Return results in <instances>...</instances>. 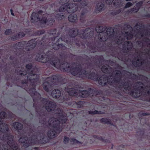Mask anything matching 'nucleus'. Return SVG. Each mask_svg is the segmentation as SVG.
Wrapping results in <instances>:
<instances>
[{"instance_id": "f257e3e1", "label": "nucleus", "mask_w": 150, "mask_h": 150, "mask_svg": "<svg viewBox=\"0 0 150 150\" xmlns=\"http://www.w3.org/2000/svg\"><path fill=\"white\" fill-rule=\"evenodd\" d=\"M58 119H57L54 118H51L48 121L49 125L53 127V131H50L48 132V136L50 138L55 137L56 134L59 133L62 131L60 126L62 127V125L65 123L67 121V115L63 113L61 110H57Z\"/></svg>"}, {"instance_id": "f03ea898", "label": "nucleus", "mask_w": 150, "mask_h": 150, "mask_svg": "<svg viewBox=\"0 0 150 150\" xmlns=\"http://www.w3.org/2000/svg\"><path fill=\"white\" fill-rule=\"evenodd\" d=\"M69 0H61L60 4L61 5L59 11L60 12L65 11H66L69 13H74L77 11L78 5L74 3L72 4H68Z\"/></svg>"}, {"instance_id": "7ed1b4c3", "label": "nucleus", "mask_w": 150, "mask_h": 150, "mask_svg": "<svg viewBox=\"0 0 150 150\" xmlns=\"http://www.w3.org/2000/svg\"><path fill=\"white\" fill-rule=\"evenodd\" d=\"M125 38H123L121 36H120V39L117 38L118 40L116 41V43L118 44H122L124 45V46H125V48H127V50H129V49L130 48L132 45V43L131 42L129 41H125V38L128 40L131 39L133 37V35L131 33H129L128 32L125 33Z\"/></svg>"}, {"instance_id": "20e7f679", "label": "nucleus", "mask_w": 150, "mask_h": 150, "mask_svg": "<svg viewBox=\"0 0 150 150\" xmlns=\"http://www.w3.org/2000/svg\"><path fill=\"white\" fill-rule=\"evenodd\" d=\"M71 74L73 75H76L79 74V77L81 78H83L84 77H87L88 78L93 80H96L94 76H88V74L84 69H82L80 65H79L78 67H76L71 69Z\"/></svg>"}, {"instance_id": "39448f33", "label": "nucleus", "mask_w": 150, "mask_h": 150, "mask_svg": "<svg viewBox=\"0 0 150 150\" xmlns=\"http://www.w3.org/2000/svg\"><path fill=\"white\" fill-rule=\"evenodd\" d=\"M65 91L67 92L70 96H75L82 98L87 97L90 95L88 92L86 91H80L79 92L78 90L71 88H65Z\"/></svg>"}, {"instance_id": "423d86ee", "label": "nucleus", "mask_w": 150, "mask_h": 150, "mask_svg": "<svg viewBox=\"0 0 150 150\" xmlns=\"http://www.w3.org/2000/svg\"><path fill=\"white\" fill-rule=\"evenodd\" d=\"M31 22L33 23L37 22L39 21L40 23L43 24H47V25L50 24H52L54 22L53 19L50 20L48 21V20L46 21L47 18L44 17L41 19V20H40L39 18V16L38 14L37 13L33 12L31 16Z\"/></svg>"}, {"instance_id": "0eeeda50", "label": "nucleus", "mask_w": 150, "mask_h": 150, "mask_svg": "<svg viewBox=\"0 0 150 150\" xmlns=\"http://www.w3.org/2000/svg\"><path fill=\"white\" fill-rule=\"evenodd\" d=\"M5 134V135L4 136L3 140H5L6 141H7V144L8 146L7 148H6L7 150H10V148L12 149L13 150H16L18 149V147L13 142V137L9 134H4L3 135L4 136Z\"/></svg>"}, {"instance_id": "6e6552de", "label": "nucleus", "mask_w": 150, "mask_h": 150, "mask_svg": "<svg viewBox=\"0 0 150 150\" xmlns=\"http://www.w3.org/2000/svg\"><path fill=\"white\" fill-rule=\"evenodd\" d=\"M6 115L4 112H2L0 113V131L3 132L7 131L8 130L7 125L5 123H2V119L4 118Z\"/></svg>"}, {"instance_id": "1a4fd4ad", "label": "nucleus", "mask_w": 150, "mask_h": 150, "mask_svg": "<svg viewBox=\"0 0 150 150\" xmlns=\"http://www.w3.org/2000/svg\"><path fill=\"white\" fill-rule=\"evenodd\" d=\"M45 103V108L46 110L49 112L53 111L56 107V104L52 102L48 101L47 99H44Z\"/></svg>"}, {"instance_id": "9d476101", "label": "nucleus", "mask_w": 150, "mask_h": 150, "mask_svg": "<svg viewBox=\"0 0 150 150\" xmlns=\"http://www.w3.org/2000/svg\"><path fill=\"white\" fill-rule=\"evenodd\" d=\"M102 29L101 27H96V31L97 33H99L98 35V37L100 40H102V41H104L105 40L106 38L107 37L108 35V29L107 31V33H106L103 32L101 30H100Z\"/></svg>"}, {"instance_id": "9b49d317", "label": "nucleus", "mask_w": 150, "mask_h": 150, "mask_svg": "<svg viewBox=\"0 0 150 150\" xmlns=\"http://www.w3.org/2000/svg\"><path fill=\"white\" fill-rule=\"evenodd\" d=\"M110 81V78H108L106 75H104L99 78L98 81L100 85L103 86L105 85L107 82L109 83Z\"/></svg>"}, {"instance_id": "f8f14e48", "label": "nucleus", "mask_w": 150, "mask_h": 150, "mask_svg": "<svg viewBox=\"0 0 150 150\" xmlns=\"http://www.w3.org/2000/svg\"><path fill=\"white\" fill-rule=\"evenodd\" d=\"M51 95L53 98H58L61 96V93L59 90H54L52 91Z\"/></svg>"}, {"instance_id": "ddd939ff", "label": "nucleus", "mask_w": 150, "mask_h": 150, "mask_svg": "<svg viewBox=\"0 0 150 150\" xmlns=\"http://www.w3.org/2000/svg\"><path fill=\"white\" fill-rule=\"evenodd\" d=\"M27 45L30 47L29 48H27L26 49V50H30L31 48H33L36 45L35 41L33 40L29 41L28 43H27Z\"/></svg>"}, {"instance_id": "4468645a", "label": "nucleus", "mask_w": 150, "mask_h": 150, "mask_svg": "<svg viewBox=\"0 0 150 150\" xmlns=\"http://www.w3.org/2000/svg\"><path fill=\"white\" fill-rule=\"evenodd\" d=\"M54 61H54H51L50 62V64L53 66H54L55 67L57 68L60 69L62 66L60 64L59 61L57 59Z\"/></svg>"}, {"instance_id": "2eb2a0df", "label": "nucleus", "mask_w": 150, "mask_h": 150, "mask_svg": "<svg viewBox=\"0 0 150 150\" xmlns=\"http://www.w3.org/2000/svg\"><path fill=\"white\" fill-rule=\"evenodd\" d=\"M68 19L69 21L74 22L77 20V17L75 15L71 14L69 16Z\"/></svg>"}, {"instance_id": "dca6fc26", "label": "nucleus", "mask_w": 150, "mask_h": 150, "mask_svg": "<svg viewBox=\"0 0 150 150\" xmlns=\"http://www.w3.org/2000/svg\"><path fill=\"white\" fill-rule=\"evenodd\" d=\"M24 35L25 34L23 33H20L18 35H16V36L12 37L11 38V39L13 40H15L17 39L18 38L24 37Z\"/></svg>"}, {"instance_id": "f3484780", "label": "nucleus", "mask_w": 150, "mask_h": 150, "mask_svg": "<svg viewBox=\"0 0 150 150\" xmlns=\"http://www.w3.org/2000/svg\"><path fill=\"white\" fill-rule=\"evenodd\" d=\"M14 127L17 130L21 129L23 127V125L20 123L16 122L13 124Z\"/></svg>"}, {"instance_id": "a211bd4d", "label": "nucleus", "mask_w": 150, "mask_h": 150, "mask_svg": "<svg viewBox=\"0 0 150 150\" xmlns=\"http://www.w3.org/2000/svg\"><path fill=\"white\" fill-rule=\"evenodd\" d=\"M43 87L44 89L47 91H48L49 88H50V85L48 82H44L43 83Z\"/></svg>"}, {"instance_id": "6ab92c4d", "label": "nucleus", "mask_w": 150, "mask_h": 150, "mask_svg": "<svg viewBox=\"0 0 150 150\" xmlns=\"http://www.w3.org/2000/svg\"><path fill=\"white\" fill-rule=\"evenodd\" d=\"M98 6H99L98 4L96 6V11H97V12H98V11L100 12V11H102V10L103 8L104 7V5L103 4H101L99 5V7H98Z\"/></svg>"}, {"instance_id": "aec40b11", "label": "nucleus", "mask_w": 150, "mask_h": 150, "mask_svg": "<svg viewBox=\"0 0 150 150\" xmlns=\"http://www.w3.org/2000/svg\"><path fill=\"white\" fill-rule=\"evenodd\" d=\"M108 67L109 66L107 65L103 66L102 67L101 70L103 72L107 73H108Z\"/></svg>"}, {"instance_id": "412c9836", "label": "nucleus", "mask_w": 150, "mask_h": 150, "mask_svg": "<svg viewBox=\"0 0 150 150\" xmlns=\"http://www.w3.org/2000/svg\"><path fill=\"white\" fill-rule=\"evenodd\" d=\"M70 142L71 144H76L79 145L81 144L80 142L74 139H72L70 141Z\"/></svg>"}, {"instance_id": "4be33fe9", "label": "nucleus", "mask_w": 150, "mask_h": 150, "mask_svg": "<svg viewBox=\"0 0 150 150\" xmlns=\"http://www.w3.org/2000/svg\"><path fill=\"white\" fill-rule=\"evenodd\" d=\"M19 141L20 142L22 143H24L25 142H26L27 141H29L26 137L24 138L23 137H21L19 139Z\"/></svg>"}, {"instance_id": "5701e85b", "label": "nucleus", "mask_w": 150, "mask_h": 150, "mask_svg": "<svg viewBox=\"0 0 150 150\" xmlns=\"http://www.w3.org/2000/svg\"><path fill=\"white\" fill-rule=\"evenodd\" d=\"M101 121L106 124H110V122L109 120L105 118L101 119Z\"/></svg>"}, {"instance_id": "b1692460", "label": "nucleus", "mask_w": 150, "mask_h": 150, "mask_svg": "<svg viewBox=\"0 0 150 150\" xmlns=\"http://www.w3.org/2000/svg\"><path fill=\"white\" fill-rule=\"evenodd\" d=\"M73 33L71 35V37H74L75 36V35H77L78 33V31L76 30L75 29L74 30H73Z\"/></svg>"}, {"instance_id": "393cba45", "label": "nucleus", "mask_w": 150, "mask_h": 150, "mask_svg": "<svg viewBox=\"0 0 150 150\" xmlns=\"http://www.w3.org/2000/svg\"><path fill=\"white\" fill-rule=\"evenodd\" d=\"M12 33V32L10 29H7L5 32V34L6 35H10Z\"/></svg>"}, {"instance_id": "a878e982", "label": "nucleus", "mask_w": 150, "mask_h": 150, "mask_svg": "<svg viewBox=\"0 0 150 150\" xmlns=\"http://www.w3.org/2000/svg\"><path fill=\"white\" fill-rule=\"evenodd\" d=\"M139 9V8H133L130 10V12H133V13L137 12L138 11Z\"/></svg>"}, {"instance_id": "bb28decb", "label": "nucleus", "mask_w": 150, "mask_h": 150, "mask_svg": "<svg viewBox=\"0 0 150 150\" xmlns=\"http://www.w3.org/2000/svg\"><path fill=\"white\" fill-rule=\"evenodd\" d=\"M89 113L91 114H95L99 113L98 112L97 110L90 111H89Z\"/></svg>"}, {"instance_id": "cd10ccee", "label": "nucleus", "mask_w": 150, "mask_h": 150, "mask_svg": "<svg viewBox=\"0 0 150 150\" xmlns=\"http://www.w3.org/2000/svg\"><path fill=\"white\" fill-rule=\"evenodd\" d=\"M137 85L138 86H139H139L138 87V88H143V85L142 84V83L141 82H139L137 83Z\"/></svg>"}, {"instance_id": "c85d7f7f", "label": "nucleus", "mask_w": 150, "mask_h": 150, "mask_svg": "<svg viewBox=\"0 0 150 150\" xmlns=\"http://www.w3.org/2000/svg\"><path fill=\"white\" fill-rule=\"evenodd\" d=\"M132 4L130 2H128V3H127L125 5V8H128L129 7H130V6H132Z\"/></svg>"}, {"instance_id": "c756f323", "label": "nucleus", "mask_w": 150, "mask_h": 150, "mask_svg": "<svg viewBox=\"0 0 150 150\" xmlns=\"http://www.w3.org/2000/svg\"><path fill=\"white\" fill-rule=\"evenodd\" d=\"M86 5H87L86 2V1H84V2L82 3L80 5V6L81 7V9H82V8H83L84 6H86Z\"/></svg>"}, {"instance_id": "7c9ffc66", "label": "nucleus", "mask_w": 150, "mask_h": 150, "mask_svg": "<svg viewBox=\"0 0 150 150\" xmlns=\"http://www.w3.org/2000/svg\"><path fill=\"white\" fill-rule=\"evenodd\" d=\"M69 141V138L66 137H65L64 139V143L65 144L67 143Z\"/></svg>"}, {"instance_id": "2f4dec72", "label": "nucleus", "mask_w": 150, "mask_h": 150, "mask_svg": "<svg viewBox=\"0 0 150 150\" xmlns=\"http://www.w3.org/2000/svg\"><path fill=\"white\" fill-rule=\"evenodd\" d=\"M140 61H139V59H137V61L136 62V64H135L134 61H133L132 62V64L135 66H137V64L138 63L140 62Z\"/></svg>"}, {"instance_id": "473e14b6", "label": "nucleus", "mask_w": 150, "mask_h": 150, "mask_svg": "<svg viewBox=\"0 0 150 150\" xmlns=\"http://www.w3.org/2000/svg\"><path fill=\"white\" fill-rule=\"evenodd\" d=\"M114 0H106V3L108 4H112Z\"/></svg>"}, {"instance_id": "72a5a7b5", "label": "nucleus", "mask_w": 150, "mask_h": 150, "mask_svg": "<svg viewBox=\"0 0 150 150\" xmlns=\"http://www.w3.org/2000/svg\"><path fill=\"white\" fill-rule=\"evenodd\" d=\"M64 65H66V67L64 68L63 69L64 70H65L66 69H67L68 68H69V64L67 63H66L64 64Z\"/></svg>"}, {"instance_id": "f704fd0d", "label": "nucleus", "mask_w": 150, "mask_h": 150, "mask_svg": "<svg viewBox=\"0 0 150 150\" xmlns=\"http://www.w3.org/2000/svg\"><path fill=\"white\" fill-rule=\"evenodd\" d=\"M26 67L28 69H30L32 67V65L30 64H28L26 65Z\"/></svg>"}, {"instance_id": "c9c22d12", "label": "nucleus", "mask_w": 150, "mask_h": 150, "mask_svg": "<svg viewBox=\"0 0 150 150\" xmlns=\"http://www.w3.org/2000/svg\"><path fill=\"white\" fill-rule=\"evenodd\" d=\"M116 76H119V77H120V74H121V73L120 71H118L116 72Z\"/></svg>"}, {"instance_id": "e433bc0d", "label": "nucleus", "mask_w": 150, "mask_h": 150, "mask_svg": "<svg viewBox=\"0 0 150 150\" xmlns=\"http://www.w3.org/2000/svg\"><path fill=\"white\" fill-rule=\"evenodd\" d=\"M142 4V2L140 1L137 3V4L136 5L137 7H139V6H141Z\"/></svg>"}, {"instance_id": "4c0bfd02", "label": "nucleus", "mask_w": 150, "mask_h": 150, "mask_svg": "<svg viewBox=\"0 0 150 150\" xmlns=\"http://www.w3.org/2000/svg\"><path fill=\"white\" fill-rule=\"evenodd\" d=\"M30 75L32 76H33V77H37V75H36V74H33V72H32L31 73H30Z\"/></svg>"}, {"instance_id": "58836bf2", "label": "nucleus", "mask_w": 150, "mask_h": 150, "mask_svg": "<svg viewBox=\"0 0 150 150\" xmlns=\"http://www.w3.org/2000/svg\"><path fill=\"white\" fill-rule=\"evenodd\" d=\"M34 94L35 96H40V94L39 93L37 92L36 91H34Z\"/></svg>"}, {"instance_id": "ea45409f", "label": "nucleus", "mask_w": 150, "mask_h": 150, "mask_svg": "<svg viewBox=\"0 0 150 150\" xmlns=\"http://www.w3.org/2000/svg\"><path fill=\"white\" fill-rule=\"evenodd\" d=\"M30 144H24L23 145V146L25 147H27L30 145Z\"/></svg>"}, {"instance_id": "a19ab883", "label": "nucleus", "mask_w": 150, "mask_h": 150, "mask_svg": "<svg viewBox=\"0 0 150 150\" xmlns=\"http://www.w3.org/2000/svg\"><path fill=\"white\" fill-rule=\"evenodd\" d=\"M84 13H81V17H80V19L81 20L82 19V17L83 16H84Z\"/></svg>"}, {"instance_id": "79ce46f5", "label": "nucleus", "mask_w": 150, "mask_h": 150, "mask_svg": "<svg viewBox=\"0 0 150 150\" xmlns=\"http://www.w3.org/2000/svg\"><path fill=\"white\" fill-rule=\"evenodd\" d=\"M10 11H11V15H12L13 16H14V14L13 13V11L11 9Z\"/></svg>"}, {"instance_id": "37998d69", "label": "nucleus", "mask_w": 150, "mask_h": 150, "mask_svg": "<svg viewBox=\"0 0 150 150\" xmlns=\"http://www.w3.org/2000/svg\"><path fill=\"white\" fill-rule=\"evenodd\" d=\"M26 74H27V73H26H26H24H24H21V75H25Z\"/></svg>"}, {"instance_id": "c03bdc74", "label": "nucleus", "mask_w": 150, "mask_h": 150, "mask_svg": "<svg viewBox=\"0 0 150 150\" xmlns=\"http://www.w3.org/2000/svg\"><path fill=\"white\" fill-rule=\"evenodd\" d=\"M113 80L112 81H111V83H113L115 82V80H114L113 79Z\"/></svg>"}, {"instance_id": "a18cd8bd", "label": "nucleus", "mask_w": 150, "mask_h": 150, "mask_svg": "<svg viewBox=\"0 0 150 150\" xmlns=\"http://www.w3.org/2000/svg\"><path fill=\"white\" fill-rule=\"evenodd\" d=\"M42 13V11H39L38 12V13L39 14H40Z\"/></svg>"}, {"instance_id": "49530a36", "label": "nucleus", "mask_w": 150, "mask_h": 150, "mask_svg": "<svg viewBox=\"0 0 150 150\" xmlns=\"http://www.w3.org/2000/svg\"><path fill=\"white\" fill-rule=\"evenodd\" d=\"M30 80H34V81H35V80H36V79H35V78H34H34H33V79H32H32H30Z\"/></svg>"}, {"instance_id": "de8ad7c7", "label": "nucleus", "mask_w": 150, "mask_h": 150, "mask_svg": "<svg viewBox=\"0 0 150 150\" xmlns=\"http://www.w3.org/2000/svg\"><path fill=\"white\" fill-rule=\"evenodd\" d=\"M147 93L150 95V91H148L147 92Z\"/></svg>"}, {"instance_id": "09e8293b", "label": "nucleus", "mask_w": 150, "mask_h": 150, "mask_svg": "<svg viewBox=\"0 0 150 150\" xmlns=\"http://www.w3.org/2000/svg\"><path fill=\"white\" fill-rule=\"evenodd\" d=\"M45 16H47V17H48V15H47V14H45Z\"/></svg>"}, {"instance_id": "8fccbe9b", "label": "nucleus", "mask_w": 150, "mask_h": 150, "mask_svg": "<svg viewBox=\"0 0 150 150\" xmlns=\"http://www.w3.org/2000/svg\"><path fill=\"white\" fill-rule=\"evenodd\" d=\"M144 115H147L148 114H146V113H144L143 114Z\"/></svg>"}, {"instance_id": "3c124183", "label": "nucleus", "mask_w": 150, "mask_h": 150, "mask_svg": "<svg viewBox=\"0 0 150 150\" xmlns=\"http://www.w3.org/2000/svg\"><path fill=\"white\" fill-rule=\"evenodd\" d=\"M114 5H115V6H117V5H116L115 4V2H114Z\"/></svg>"}, {"instance_id": "603ef678", "label": "nucleus", "mask_w": 150, "mask_h": 150, "mask_svg": "<svg viewBox=\"0 0 150 150\" xmlns=\"http://www.w3.org/2000/svg\"><path fill=\"white\" fill-rule=\"evenodd\" d=\"M83 103V101H80L79 102V103Z\"/></svg>"}, {"instance_id": "864d4df0", "label": "nucleus", "mask_w": 150, "mask_h": 150, "mask_svg": "<svg viewBox=\"0 0 150 150\" xmlns=\"http://www.w3.org/2000/svg\"><path fill=\"white\" fill-rule=\"evenodd\" d=\"M31 144H34L35 143H33V142H31Z\"/></svg>"}, {"instance_id": "5fc2aeb1", "label": "nucleus", "mask_w": 150, "mask_h": 150, "mask_svg": "<svg viewBox=\"0 0 150 150\" xmlns=\"http://www.w3.org/2000/svg\"><path fill=\"white\" fill-rule=\"evenodd\" d=\"M60 45V44H59V45H58V46H59V47Z\"/></svg>"}, {"instance_id": "6e6d98bb", "label": "nucleus", "mask_w": 150, "mask_h": 150, "mask_svg": "<svg viewBox=\"0 0 150 150\" xmlns=\"http://www.w3.org/2000/svg\"><path fill=\"white\" fill-rule=\"evenodd\" d=\"M62 16V17H64V16H63V15H60V16Z\"/></svg>"}, {"instance_id": "4d7b16f0", "label": "nucleus", "mask_w": 150, "mask_h": 150, "mask_svg": "<svg viewBox=\"0 0 150 150\" xmlns=\"http://www.w3.org/2000/svg\"><path fill=\"white\" fill-rule=\"evenodd\" d=\"M62 40V38H61V39H59V40Z\"/></svg>"}, {"instance_id": "13d9d810", "label": "nucleus", "mask_w": 150, "mask_h": 150, "mask_svg": "<svg viewBox=\"0 0 150 150\" xmlns=\"http://www.w3.org/2000/svg\"><path fill=\"white\" fill-rule=\"evenodd\" d=\"M61 19H63V18H64V17L62 18V17H61Z\"/></svg>"}, {"instance_id": "bf43d9fd", "label": "nucleus", "mask_w": 150, "mask_h": 150, "mask_svg": "<svg viewBox=\"0 0 150 150\" xmlns=\"http://www.w3.org/2000/svg\"><path fill=\"white\" fill-rule=\"evenodd\" d=\"M31 95L32 96H33V95L31 94Z\"/></svg>"}, {"instance_id": "052dcab7", "label": "nucleus", "mask_w": 150, "mask_h": 150, "mask_svg": "<svg viewBox=\"0 0 150 150\" xmlns=\"http://www.w3.org/2000/svg\"><path fill=\"white\" fill-rule=\"evenodd\" d=\"M111 79H112V78H111Z\"/></svg>"}, {"instance_id": "680f3d73", "label": "nucleus", "mask_w": 150, "mask_h": 150, "mask_svg": "<svg viewBox=\"0 0 150 150\" xmlns=\"http://www.w3.org/2000/svg\"><path fill=\"white\" fill-rule=\"evenodd\" d=\"M42 58H43V57H42Z\"/></svg>"}, {"instance_id": "e2e57ef3", "label": "nucleus", "mask_w": 150, "mask_h": 150, "mask_svg": "<svg viewBox=\"0 0 150 150\" xmlns=\"http://www.w3.org/2000/svg\"><path fill=\"white\" fill-rule=\"evenodd\" d=\"M125 89L126 90H127V89H126L125 88Z\"/></svg>"}]
</instances>
